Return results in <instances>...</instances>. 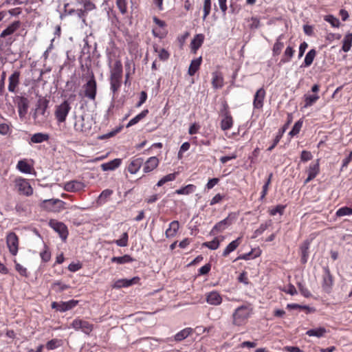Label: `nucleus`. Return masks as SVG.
Masks as SVG:
<instances>
[{
	"label": "nucleus",
	"instance_id": "f257e3e1",
	"mask_svg": "<svg viewBox=\"0 0 352 352\" xmlns=\"http://www.w3.org/2000/svg\"><path fill=\"white\" fill-rule=\"evenodd\" d=\"M252 313L250 305H243L237 307L232 314V323L236 326L243 325Z\"/></svg>",
	"mask_w": 352,
	"mask_h": 352
},
{
	"label": "nucleus",
	"instance_id": "f03ea898",
	"mask_svg": "<svg viewBox=\"0 0 352 352\" xmlns=\"http://www.w3.org/2000/svg\"><path fill=\"white\" fill-rule=\"evenodd\" d=\"M122 67L120 62H116L110 76L111 89L116 93L121 86Z\"/></svg>",
	"mask_w": 352,
	"mask_h": 352
},
{
	"label": "nucleus",
	"instance_id": "7ed1b4c3",
	"mask_svg": "<svg viewBox=\"0 0 352 352\" xmlns=\"http://www.w3.org/2000/svg\"><path fill=\"white\" fill-rule=\"evenodd\" d=\"M66 203L58 199H45L42 201L41 207L49 212H60L66 208Z\"/></svg>",
	"mask_w": 352,
	"mask_h": 352
},
{
	"label": "nucleus",
	"instance_id": "20e7f679",
	"mask_svg": "<svg viewBox=\"0 0 352 352\" xmlns=\"http://www.w3.org/2000/svg\"><path fill=\"white\" fill-rule=\"evenodd\" d=\"M48 100L45 98H40L38 100L35 112L33 118L36 123L41 124L43 122L47 116L45 115L48 107Z\"/></svg>",
	"mask_w": 352,
	"mask_h": 352
},
{
	"label": "nucleus",
	"instance_id": "39448f33",
	"mask_svg": "<svg viewBox=\"0 0 352 352\" xmlns=\"http://www.w3.org/2000/svg\"><path fill=\"white\" fill-rule=\"evenodd\" d=\"M71 110V106L67 100L63 101L55 109L54 116L58 124L64 122Z\"/></svg>",
	"mask_w": 352,
	"mask_h": 352
},
{
	"label": "nucleus",
	"instance_id": "423d86ee",
	"mask_svg": "<svg viewBox=\"0 0 352 352\" xmlns=\"http://www.w3.org/2000/svg\"><path fill=\"white\" fill-rule=\"evenodd\" d=\"M83 88L85 96L91 100H94L97 93V83L93 73Z\"/></svg>",
	"mask_w": 352,
	"mask_h": 352
},
{
	"label": "nucleus",
	"instance_id": "0eeeda50",
	"mask_svg": "<svg viewBox=\"0 0 352 352\" xmlns=\"http://www.w3.org/2000/svg\"><path fill=\"white\" fill-rule=\"evenodd\" d=\"M70 327L76 331H82L84 333L89 335L94 329V325L87 320L79 318L74 319L70 324Z\"/></svg>",
	"mask_w": 352,
	"mask_h": 352
},
{
	"label": "nucleus",
	"instance_id": "6e6552de",
	"mask_svg": "<svg viewBox=\"0 0 352 352\" xmlns=\"http://www.w3.org/2000/svg\"><path fill=\"white\" fill-rule=\"evenodd\" d=\"M19 240L17 235L13 232H9L6 236V245L10 253L12 256H16L19 250Z\"/></svg>",
	"mask_w": 352,
	"mask_h": 352
},
{
	"label": "nucleus",
	"instance_id": "1a4fd4ad",
	"mask_svg": "<svg viewBox=\"0 0 352 352\" xmlns=\"http://www.w3.org/2000/svg\"><path fill=\"white\" fill-rule=\"evenodd\" d=\"M74 129L76 131L81 132L85 134L90 133L91 126L89 120H85L84 116H76L75 122L74 125Z\"/></svg>",
	"mask_w": 352,
	"mask_h": 352
},
{
	"label": "nucleus",
	"instance_id": "9d476101",
	"mask_svg": "<svg viewBox=\"0 0 352 352\" xmlns=\"http://www.w3.org/2000/svg\"><path fill=\"white\" fill-rule=\"evenodd\" d=\"M230 214L226 218L217 223L210 232V235H216L219 233L223 232L229 226H230L233 222V219Z\"/></svg>",
	"mask_w": 352,
	"mask_h": 352
},
{
	"label": "nucleus",
	"instance_id": "9b49d317",
	"mask_svg": "<svg viewBox=\"0 0 352 352\" xmlns=\"http://www.w3.org/2000/svg\"><path fill=\"white\" fill-rule=\"evenodd\" d=\"M15 185L18 190L23 195L30 196L33 193V189L26 179L17 178L15 179Z\"/></svg>",
	"mask_w": 352,
	"mask_h": 352
},
{
	"label": "nucleus",
	"instance_id": "f8f14e48",
	"mask_svg": "<svg viewBox=\"0 0 352 352\" xmlns=\"http://www.w3.org/2000/svg\"><path fill=\"white\" fill-rule=\"evenodd\" d=\"M223 107L224 109L222 111L223 118L221 120V129L223 131H227L232 127L233 119L228 109V107L226 103L223 104Z\"/></svg>",
	"mask_w": 352,
	"mask_h": 352
},
{
	"label": "nucleus",
	"instance_id": "ddd939ff",
	"mask_svg": "<svg viewBox=\"0 0 352 352\" xmlns=\"http://www.w3.org/2000/svg\"><path fill=\"white\" fill-rule=\"evenodd\" d=\"M78 304V301L76 300H70L67 302H53L52 303V307L58 311L65 312L73 309Z\"/></svg>",
	"mask_w": 352,
	"mask_h": 352
},
{
	"label": "nucleus",
	"instance_id": "4468645a",
	"mask_svg": "<svg viewBox=\"0 0 352 352\" xmlns=\"http://www.w3.org/2000/svg\"><path fill=\"white\" fill-rule=\"evenodd\" d=\"M50 226L56 232H57L63 240H65L68 235V230L67 226L62 222L56 220H51Z\"/></svg>",
	"mask_w": 352,
	"mask_h": 352
},
{
	"label": "nucleus",
	"instance_id": "2eb2a0df",
	"mask_svg": "<svg viewBox=\"0 0 352 352\" xmlns=\"http://www.w3.org/2000/svg\"><path fill=\"white\" fill-rule=\"evenodd\" d=\"M306 172L307 173V177L305 180V184H307L311 180H313L318 174L320 172V164H319V160H317L316 162H311L308 168L307 169Z\"/></svg>",
	"mask_w": 352,
	"mask_h": 352
},
{
	"label": "nucleus",
	"instance_id": "dca6fc26",
	"mask_svg": "<svg viewBox=\"0 0 352 352\" xmlns=\"http://www.w3.org/2000/svg\"><path fill=\"white\" fill-rule=\"evenodd\" d=\"M333 279L328 267H323L322 288L329 292L333 286Z\"/></svg>",
	"mask_w": 352,
	"mask_h": 352
},
{
	"label": "nucleus",
	"instance_id": "f3484780",
	"mask_svg": "<svg viewBox=\"0 0 352 352\" xmlns=\"http://www.w3.org/2000/svg\"><path fill=\"white\" fill-rule=\"evenodd\" d=\"M21 73L19 71H14L8 78V89L11 93H16V88L20 83Z\"/></svg>",
	"mask_w": 352,
	"mask_h": 352
},
{
	"label": "nucleus",
	"instance_id": "a211bd4d",
	"mask_svg": "<svg viewBox=\"0 0 352 352\" xmlns=\"http://www.w3.org/2000/svg\"><path fill=\"white\" fill-rule=\"evenodd\" d=\"M265 94V90L263 87L256 91L254 96L253 100V106L254 109H261L263 108Z\"/></svg>",
	"mask_w": 352,
	"mask_h": 352
},
{
	"label": "nucleus",
	"instance_id": "6ab92c4d",
	"mask_svg": "<svg viewBox=\"0 0 352 352\" xmlns=\"http://www.w3.org/2000/svg\"><path fill=\"white\" fill-rule=\"evenodd\" d=\"M206 302L211 305L218 306L222 302V297L217 291H212L206 294Z\"/></svg>",
	"mask_w": 352,
	"mask_h": 352
},
{
	"label": "nucleus",
	"instance_id": "aec40b11",
	"mask_svg": "<svg viewBox=\"0 0 352 352\" xmlns=\"http://www.w3.org/2000/svg\"><path fill=\"white\" fill-rule=\"evenodd\" d=\"M144 163L142 157H133L127 166V170L131 174L137 173Z\"/></svg>",
	"mask_w": 352,
	"mask_h": 352
},
{
	"label": "nucleus",
	"instance_id": "412c9836",
	"mask_svg": "<svg viewBox=\"0 0 352 352\" xmlns=\"http://www.w3.org/2000/svg\"><path fill=\"white\" fill-rule=\"evenodd\" d=\"M85 187V185L83 182L77 180H72L64 184V190L72 192L80 191Z\"/></svg>",
	"mask_w": 352,
	"mask_h": 352
},
{
	"label": "nucleus",
	"instance_id": "4be33fe9",
	"mask_svg": "<svg viewBox=\"0 0 352 352\" xmlns=\"http://www.w3.org/2000/svg\"><path fill=\"white\" fill-rule=\"evenodd\" d=\"M140 280V278L138 276H135L131 279H119L116 280L113 284L114 288H121V287H127L131 285L138 283Z\"/></svg>",
	"mask_w": 352,
	"mask_h": 352
},
{
	"label": "nucleus",
	"instance_id": "5701e85b",
	"mask_svg": "<svg viewBox=\"0 0 352 352\" xmlns=\"http://www.w3.org/2000/svg\"><path fill=\"white\" fill-rule=\"evenodd\" d=\"M28 107L29 104L28 99L25 97H21L17 102L18 112L20 118L23 119L25 118L28 113Z\"/></svg>",
	"mask_w": 352,
	"mask_h": 352
},
{
	"label": "nucleus",
	"instance_id": "b1692460",
	"mask_svg": "<svg viewBox=\"0 0 352 352\" xmlns=\"http://www.w3.org/2000/svg\"><path fill=\"white\" fill-rule=\"evenodd\" d=\"M159 160L157 157H151L145 162L143 171L145 173H150L155 169L159 165Z\"/></svg>",
	"mask_w": 352,
	"mask_h": 352
},
{
	"label": "nucleus",
	"instance_id": "393cba45",
	"mask_svg": "<svg viewBox=\"0 0 352 352\" xmlns=\"http://www.w3.org/2000/svg\"><path fill=\"white\" fill-rule=\"evenodd\" d=\"M328 330L324 327H318L315 329H311L306 332V335L309 337H316L321 338L325 336Z\"/></svg>",
	"mask_w": 352,
	"mask_h": 352
},
{
	"label": "nucleus",
	"instance_id": "a878e982",
	"mask_svg": "<svg viewBox=\"0 0 352 352\" xmlns=\"http://www.w3.org/2000/svg\"><path fill=\"white\" fill-rule=\"evenodd\" d=\"M242 237L239 236L236 239L230 242L227 247L225 248L222 253L223 257L228 256L231 252H234L241 244Z\"/></svg>",
	"mask_w": 352,
	"mask_h": 352
},
{
	"label": "nucleus",
	"instance_id": "bb28decb",
	"mask_svg": "<svg viewBox=\"0 0 352 352\" xmlns=\"http://www.w3.org/2000/svg\"><path fill=\"white\" fill-rule=\"evenodd\" d=\"M121 162V159H114L110 162L101 164V168L103 171L113 170L120 166Z\"/></svg>",
	"mask_w": 352,
	"mask_h": 352
},
{
	"label": "nucleus",
	"instance_id": "cd10ccee",
	"mask_svg": "<svg viewBox=\"0 0 352 352\" xmlns=\"http://www.w3.org/2000/svg\"><path fill=\"white\" fill-rule=\"evenodd\" d=\"M212 85L214 89H220L223 86V78L220 72L212 73Z\"/></svg>",
	"mask_w": 352,
	"mask_h": 352
},
{
	"label": "nucleus",
	"instance_id": "c85d7f7f",
	"mask_svg": "<svg viewBox=\"0 0 352 352\" xmlns=\"http://www.w3.org/2000/svg\"><path fill=\"white\" fill-rule=\"evenodd\" d=\"M50 139V135L47 133H36L32 135L30 143L39 144L46 142Z\"/></svg>",
	"mask_w": 352,
	"mask_h": 352
},
{
	"label": "nucleus",
	"instance_id": "c756f323",
	"mask_svg": "<svg viewBox=\"0 0 352 352\" xmlns=\"http://www.w3.org/2000/svg\"><path fill=\"white\" fill-rule=\"evenodd\" d=\"M309 246L310 242L307 240L305 241L300 246L301 262L302 263H307L308 260Z\"/></svg>",
	"mask_w": 352,
	"mask_h": 352
},
{
	"label": "nucleus",
	"instance_id": "7c9ffc66",
	"mask_svg": "<svg viewBox=\"0 0 352 352\" xmlns=\"http://www.w3.org/2000/svg\"><path fill=\"white\" fill-rule=\"evenodd\" d=\"M283 34H280L277 38L272 48V54L274 56L280 54L284 47V43L282 41Z\"/></svg>",
	"mask_w": 352,
	"mask_h": 352
},
{
	"label": "nucleus",
	"instance_id": "2f4dec72",
	"mask_svg": "<svg viewBox=\"0 0 352 352\" xmlns=\"http://www.w3.org/2000/svg\"><path fill=\"white\" fill-rule=\"evenodd\" d=\"M20 23L19 21H14L10 24L7 28H6L0 34L1 38H5L7 36L13 34L19 28Z\"/></svg>",
	"mask_w": 352,
	"mask_h": 352
},
{
	"label": "nucleus",
	"instance_id": "473e14b6",
	"mask_svg": "<svg viewBox=\"0 0 352 352\" xmlns=\"http://www.w3.org/2000/svg\"><path fill=\"white\" fill-rule=\"evenodd\" d=\"M179 228V223L177 221H173L170 223L169 228L166 230V237H173L175 236Z\"/></svg>",
	"mask_w": 352,
	"mask_h": 352
},
{
	"label": "nucleus",
	"instance_id": "72a5a7b5",
	"mask_svg": "<svg viewBox=\"0 0 352 352\" xmlns=\"http://www.w3.org/2000/svg\"><path fill=\"white\" fill-rule=\"evenodd\" d=\"M204 40V36L202 34H197L190 43L191 48L196 52V51L201 46Z\"/></svg>",
	"mask_w": 352,
	"mask_h": 352
},
{
	"label": "nucleus",
	"instance_id": "f704fd0d",
	"mask_svg": "<svg viewBox=\"0 0 352 352\" xmlns=\"http://www.w3.org/2000/svg\"><path fill=\"white\" fill-rule=\"evenodd\" d=\"M154 52L157 54L158 58L162 61H165L169 58L170 54L164 48L160 47L157 45H153Z\"/></svg>",
	"mask_w": 352,
	"mask_h": 352
},
{
	"label": "nucleus",
	"instance_id": "c9c22d12",
	"mask_svg": "<svg viewBox=\"0 0 352 352\" xmlns=\"http://www.w3.org/2000/svg\"><path fill=\"white\" fill-rule=\"evenodd\" d=\"M201 63V57L192 60L188 68V74L190 76H194L197 71L199 69Z\"/></svg>",
	"mask_w": 352,
	"mask_h": 352
},
{
	"label": "nucleus",
	"instance_id": "e433bc0d",
	"mask_svg": "<svg viewBox=\"0 0 352 352\" xmlns=\"http://www.w3.org/2000/svg\"><path fill=\"white\" fill-rule=\"evenodd\" d=\"M196 186L193 184H188L184 187L175 190V193L177 195H189L194 192L196 190Z\"/></svg>",
	"mask_w": 352,
	"mask_h": 352
},
{
	"label": "nucleus",
	"instance_id": "4c0bfd02",
	"mask_svg": "<svg viewBox=\"0 0 352 352\" xmlns=\"http://www.w3.org/2000/svg\"><path fill=\"white\" fill-rule=\"evenodd\" d=\"M17 169L23 173H30L32 167L26 160H19L16 165Z\"/></svg>",
	"mask_w": 352,
	"mask_h": 352
},
{
	"label": "nucleus",
	"instance_id": "58836bf2",
	"mask_svg": "<svg viewBox=\"0 0 352 352\" xmlns=\"http://www.w3.org/2000/svg\"><path fill=\"white\" fill-rule=\"evenodd\" d=\"M294 52L295 50L293 49V47L287 46L284 52V54L280 60V63H285L289 62L293 57Z\"/></svg>",
	"mask_w": 352,
	"mask_h": 352
},
{
	"label": "nucleus",
	"instance_id": "ea45409f",
	"mask_svg": "<svg viewBox=\"0 0 352 352\" xmlns=\"http://www.w3.org/2000/svg\"><path fill=\"white\" fill-rule=\"evenodd\" d=\"M352 43V33L346 34L342 41V50L344 52H347L350 50Z\"/></svg>",
	"mask_w": 352,
	"mask_h": 352
},
{
	"label": "nucleus",
	"instance_id": "a19ab883",
	"mask_svg": "<svg viewBox=\"0 0 352 352\" xmlns=\"http://www.w3.org/2000/svg\"><path fill=\"white\" fill-rule=\"evenodd\" d=\"M148 113V109L143 110L141 113L138 114L136 116H135L133 118H132L129 122V123L126 125V127L131 126L138 123L141 120H142L144 118H145Z\"/></svg>",
	"mask_w": 352,
	"mask_h": 352
},
{
	"label": "nucleus",
	"instance_id": "79ce46f5",
	"mask_svg": "<svg viewBox=\"0 0 352 352\" xmlns=\"http://www.w3.org/2000/svg\"><path fill=\"white\" fill-rule=\"evenodd\" d=\"M192 332V329L191 328H185L184 329H182V331H180L179 332H178L175 336V340L176 341H182L183 340H184L185 338H186L188 336H190V334Z\"/></svg>",
	"mask_w": 352,
	"mask_h": 352
},
{
	"label": "nucleus",
	"instance_id": "37998d69",
	"mask_svg": "<svg viewBox=\"0 0 352 352\" xmlns=\"http://www.w3.org/2000/svg\"><path fill=\"white\" fill-rule=\"evenodd\" d=\"M133 259L128 254H125L122 256H114L111 258L113 263L118 264H124L132 262Z\"/></svg>",
	"mask_w": 352,
	"mask_h": 352
},
{
	"label": "nucleus",
	"instance_id": "c03bdc74",
	"mask_svg": "<svg viewBox=\"0 0 352 352\" xmlns=\"http://www.w3.org/2000/svg\"><path fill=\"white\" fill-rule=\"evenodd\" d=\"M112 194H113L112 190H110V189L104 190L98 197V203L99 204H104Z\"/></svg>",
	"mask_w": 352,
	"mask_h": 352
},
{
	"label": "nucleus",
	"instance_id": "a18cd8bd",
	"mask_svg": "<svg viewBox=\"0 0 352 352\" xmlns=\"http://www.w3.org/2000/svg\"><path fill=\"white\" fill-rule=\"evenodd\" d=\"M316 55V51L314 49H312L308 52L304 60L305 67H309L312 64Z\"/></svg>",
	"mask_w": 352,
	"mask_h": 352
},
{
	"label": "nucleus",
	"instance_id": "49530a36",
	"mask_svg": "<svg viewBox=\"0 0 352 352\" xmlns=\"http://www.w3.org/2000/svg\"><path fill=\"white\" fill-rule=\"evenodd\" d=\"M272 225V221L269 219L265 223H261L258 229L254 231V237L263 233L269 227Z\"/></svg>",
	"mask_w": 352,
	"mask_h": 352
},
{
	"label": "nucleus",
	"instance_id": "de8ad7c7",
	"mask_svg": "<svg viewBox=\"0 0 352 352\" xmlns=\"http://www.w3.org/2000/svg\"><path fill=\"white\" fill-rule=\"evenodd\" d=\"M304 97H305V105H304L305 108L311 107L319 99V96L317 94L312 95V96L305 95Z\"/></svg>",
	"mask_w": 352,
	"mask_h": 352
},
{
	"label": "nucleus",
	"instance_id": "09e8293b",
	"mask_svg": "<svg viewBox=\"0 0 352 352\" xmlns=\"http://www.w3.org/2000/svg\"><path fill=\"white\" fill-rule=\"evenodd\" d=\"M177 173H170L166 175V176L163 177L161 179L158 181L156 186L157 187H160L163 186L164 184H166L168 182L174 181L176 178Z\"/></svg>",
	"mask_w": 352,
	"mask_h": 352
},
{
	"label": "nucleus",
	"instance_id": "8fccbe9b",
	"mask_svg": "<svg viewBox=\"0 0 352 352\" xmlns=\"http://www.w3.org/2000/svg\"><path fill=\"white\" fill-rule=\"evenodd\" d=\"M272 177H273V174L272 173H270L269 175H268V178L267 179L265 184L263 186V189H262V191H261V197H260L261 200L264 199L265 196L267 195V191H268V189H269V186H270V184L271 183Z\"/></svg>",
	"mask_w": 352,
	"mask_h": 352
},
{
	"label": "nucleus",
	"instance_id": "3c124183",
	"mask_svg": "<svg viewBox=\"0 0 352 352\" xmlns=\"http://www.w3.org/2000/svg\"><path fill=\"white\" fill-rule=\"evenodd\" d=\"M63 344V341L59 339H52L48 341L46 344V348L48 350H54L56 349Z\"/></svg>",
	"mask_w": 352,
	"mask_h": 352
},
{
	"label": "nucleus",
	"instance_id": "603ef678",
	"mask_svg": "<svg viewBox=\"0 0 352 352\" xmlns=\"http://www.w3.org/2000/svg\"><path fill=\"white\" fill-rule=\"evenodd\" d=\"M336 215L338 217L352 215V208L347 206L342 207L336 211Z\"/></svg>",
	"mask_w": 352,
	"mask_h": 352
},
{
	"label": "nucleus",
	"instance_id": "864d4df0",
	"mask_svg": "<svg viewBox=\"0 0 352 352\" xmlns=\"http://www.w3.org/2000/svg\"><path fill=\"white\" fill-rule=\"evenodd\" d=\"M220 245V241L218 237H215L212 241L205 242L203 246L206 247L210 250H214L219 248Z\"/></svg>",
	"mask_w": 352,
	"mask_h": 352
},
{
	"label": "nucleus",
	"instance_id": "5fc2aeb1",
	"mask_svg": "<svg viewBox=\"0 0 352 352\" xmlns=\"http://www.w3.org/2000/svg\"><path fill=\"white\" fill-rule=\"evenodd\" d=\"M287 126L285 125L281 130L279 131L278 133L276 135L273 144L267 148V151H271L274 149V148L280 142V139L283 137V133L286 130Z\"/></svg>",
	"mask_w": 352,
	"mask_h": 352
},
{
	"label": "nucleus",
	"instance_id": "6e6d98bb",
	"mask_svg": "<svg viewBox=\"0 0 352 352\" xmlns=\"http://www.w3.org/2000/svg\"><path fill=\"white\" fill-rule=\"evenodd\" d=\"M324 19L329 23L332 27L338 28L340 25L339 19L333 15H326L324 16Z\"/></svg>",
	"mask_w": 352,
	"mask_h": 352
},
{
	"label": "nucleus",
	"instance_id": "4d7b16f0",
	"mask_svg": "<svg viewBox=\"0 0 352 352\" xmlns=\"http://www.w3.org/2000/svg\"><path fill=\"white\" fill-rule=\"evenodd\" d=\"M129 236L127 232H124L120 239L116 240L114 243L119 247L128 245Z\"/></svg>",
	"mask_w": 352,
	"mask_h": 352
},
{
	"label": "nucleus",
	"instance_id": "13d9d810",
	"mask_svg": "<svg viewBox=\"0 0 352 352\" xmlns=\"http://www.w3.org/2000/svg\"><path fill=\"white\" fill-rule=\"evenodd\" d=\"M211 0H204V16L203 20H206V17L210 14L211 10Z\"/></svg>",
	"mask_w": 352,
	"mask_h": 352
},
{
	"label": "nucleus",
	"instance_id": "bf43d9fd",
	"mask_svg": "<svg viewBox=\"0 0 352 352\" xmlns=\"http://www.w3.org/2000/svg\"><path fill=\"white\" fill-rule=\"evenodd\" d=\"M286 206L284 205H277L276 207L271 208L269 210V213L272 216L276 215L277 213L282 215L284 212L285 208Z\"/></svg>",
	"mask_w": 352,
	"mask_h": 352
},
{
	"label": "nucleus",
	"instance_id": "052dcab7",
	"mask_svg": "<svg viewBox=\"0 0 352 352\" xmlns=\"http://www.w3.org/2000/svg\"><path fill=\"white\" fill-rule=\"evenodd\" d=\"M302 126V122L301 120H298V122H296L294 124L291 131L289 133V135L292 137L297 135L300 132Z\"/></svg>",
	"mask_w": 352,
	"mask_h": 352
},
{
	"label": "nucleus",
	"instance_id": "680f3d73",
	"mask_svg": "<svg viewBox=\"0 0 352 352\" xmlns=\"http://www.w3.org/2000/svg\"><path fill=\"white\" fill-rule=\"evenodd\" d=\"M52 288L56 292H63L69 288V286L60 281H56L52 284Z\"/></svg>",
	"mask_w": 352,
	"mask_h": 352
},
{
	"label": "nucleus",
	"instance_id": "e2e57ef3",
	"mask_svg": "<svg viewBox=\"0 0 352 352\" xmlns=\"http://www.w3.org/2000/svg\"><path fill=\"white\" fill-rule=\"evenodd\" d=\"M117 7L120 12L124 14L127 11L126 1V0H116Z\"/></svg>",
	"mask_w": 352,
	"mask_h": 352
},
{
	"label": "nucleus",
	"instance_id": "0e129e2a",
	"mask_svg": "<svg viewBox=\"0 0 352 352\" xmlns=\"http://www.w3.org/2000/svg\"><path fill=\"white\" fill-rule=\"evenodd\" d=\"M11 133L10 125L6 123L0 124V134L2 135H7Z\"/></svg>",
	"mask_w": 352,
	"mask_h": 352
},
{
	"label": "nucleus",
	"instance_id": "69168bd1",
	"mask_svg": "<svg viewBox=\"0 0 352 352\" xmlns=\"http://www.w3.org/2000/svg\"><path fill=\"white\" fill-rule=\"evenodd\" d=\"M83 10H85L86 13L96 8L95 4L89 0H86L83 2Z\"/></svg>",
	"mask_w": 352,
	"mask_h": 352
},
{
	"label": "nucleus",
	"instance_id": "338daca9",
	"mask_svg": "<svg viewBox=\"0 0 352 352\" xmlns=\"http://www.w3.org/2000/svg\"><path fill=\"white\" fill-rule=\"evenodd\" d=\"M40 256L42 261L45 263L48 262L51 258V253L47 248L40 253Z\"/></svg>",
	"mask_w": 352,
	"mask_h": 352
},
{
	"label": "nucleus",
	"instance_id": "774afa93",
	"mask_svg": "<svg viewBox=\"0 0 352 352\" xmlns=\"http://www.w3.org/2000/svg\"><path fill=\"white\" fill-rule=\"evenodd\" d=\"M298 287L299 288V290L302 296L305 297H309L311 296V293L309 291V289L302 284V283H298Z\"/></svg>",
	"mask_w": 352,
	"mask_h": 352
}]
</instances>
